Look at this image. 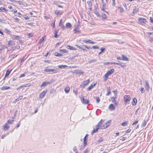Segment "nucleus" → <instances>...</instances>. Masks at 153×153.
<instances>
[{
	"mask_svg": "<svg viewBox=\"0 0 153 153\" xmlns=\"http://www.w3.org/2000/svg\"><path fill=\"white\" fill-rule=\"evenodd\" d=\"M117 59L118 60H122V56L121 57H120V56L117 57Z\"/></svg>",
	"mask_w": 153,
	"mask_h": 153,
	"instance_id": "6e6d98bb",
	"label": "nucleus"
},
{
	"mask_svg": "<svg viewBox=\"0 0 153 153\" xmlns=\"http://www.w3.org/2000/svg\"><path fill=\"white\" fill-rule=\"evenodd\" d=\"M147 33H148V35H152L153 36V33H151L149 32H147Z\"/></svg>",
	"mask_w": 153,
	"mask_h": 153,
	"instance_id": "774afa93",
	"label": "nucleus"
},
{
	"mask_svg": "<svg viewBox=\"0 0 153 153\" xmlns=\"http://www.w3.org/2000/svg\"><path fill=\"white\" fill-rule=\"evenodd\" d=\"M138 20L140 23H145L147 22L146 19L143 18H140L138 19Z\"/></svg>",
	"mask_w": 153,
	"mask_h": 153,
	"instance_id": "423d86ee",
	"label": "nucleus"
},
{
	"mask_svg": "<svg viewBox=\"0 0 153 153\" xmlns=\"http://www.w3.org/2000/svg\"><path fill=\"white\" fill-rule=\"evenodd\" d=\"M83 47H85V48L88 49V50H91L92 48L88 46L87 45H83Z\"/></svg>",
	"mask_w": 153,
	"mask_h": 153,
	"instance_id": "c9c22d12",
	"label": "nucleus"
},
{
	"mask_svg": "<svg viewBox=\"0 0 153 153\" xmlns=\"http://www.w3.org/2000/svg\"><path fill=\"white\" fill-rule=\"evenodd\" d=\"M23 18L26 19H29V17L27 15H24L23 16Z\"/></svg>",
	"mask_w": 153,
	"mask_h": 153,
	"instance_id": "09e8293b",
	"label": "nucleus"
},
{
	"mask_svg": "<svg viewBox=\"0 0 153 153\" xmlns=\"http://www.w3.org/2000/svg\"><path fill=\"white\" fill-rule=\"evenodd\" d=\"M89 79H88L86 81H83L82 83V84L83 86H85L88 85V84L89 83Z\"/></svg>",
	"mask_w": 153,
	"mask_h": 153,
	"instance_id": "4be33fe9",
	"label": "nucleus"
},
{
	"mask_svg": "<svg viewBox=\"0 0 153 153\" xmlns=\"http://www.w3.org/2000/svg\"><path fill=\"white\" fill-rule=\"evenodd\" d=\"M7 123H6L3 126V129L4 131L8 130L10 128V126L8 125Z\"/></svg>",
	"mask_w": 153,
	"mask_h": 153,
	"instance_id": "1a4fd4ad",
	"label": "nucleus"
},
{
	"mask_svg": "<svg viewBox=\"0 0 153 153\" xmlns=\"http://www.w3.org/2000/svg\"><path fill=\"white\" fill-rule=\"evenodd\" d=\"M96 83H92L88 88L87 89L90 91L91 90V89L93 88L96 85Z\"/></svg>",
	"mask_w": 153,
	"mask_h": 153,
	"instance_id": "4468645a",
	"label": "nucleus"
},
{
	"mask_svg": "<svg viewBox=\"0 0 153 153\" xmlns=\"http://www.w3.org/2000/svg\"><path fill=\"white\" fill-rule=\"evenodd\" d=\"M62 19H60V20L59 21V25L60 26L61 25L62 23Z\"/></svg>",
	"mask_w": 153,
	"mask_h": 153,
	"instance_id": "0e129e2a",
	"label": "nucleus"
},
{
	"mask_svg": "<svg viewBox=\"0 0 153 153\" xmlns=\"http://www.w3.org/2000/svg\"><path fill=\"white\" fill-rule=\"evenodd\" d=\"M81 100L82 102L84 104H88L89 103V100L87 99H85L84 97L81 98Z\"/></svg>",
	"mask_w": 153,
	"mask_h": 153,
	"instance_id": "6e6552de",
	"label": "nucleus"
},
{
	"mask_svg": "<svg viewBox=\"0 0 153 153\" xmlns=\"http://www.w3.org/2000/svg\"><path fill=\"white\" fill-rule=\"evenodd\" d=\"M120 65L122 68H124L126 67V65L124 63H120Z\"/></svg>",
	"mask_w": 153,
	"mask_h": 153,
	"instance_id": "f704fd0d",
	"label": "nucleus"
},
{
	"mask_svg": "<svg viewBox=\"0 0 153 153\" xmlns=\"http://www.w3.org/2000/svg\"><path fill=\"white\" fill-rule=\"evenodd\" d=\"M66 26L67 27L69 28H70L71 27V25L69 23H67L66 25Z\"/></svg>",
	"mask_w": 153,
	"mask_h": 153,
	"instance_id": "c756f323",
	"label": "nucleus"
},
{
	"mask_svg": "<svg viewBox=\"0 0 153 153\" xmlns=\"http://www.w3.org/2000/svg\"><path fill=\"white\" fill-rule=\"evenodd\" d=\"M101 16L103 19H106L107 18V16L105 14H102Z\"/></svg>",
	"mask_w": 153,
	"mask_h": 153,
	"instance_id": "c03bdc74",
	"label": "nucleus"
},
{
	"mask_svg": "<svg viewBox=\"0 0 153 153\" xmlns=\"http://www.w3.org/2000/svg\"><path fill=\"white\" fill-rule=\"evenodd\" d=\"M131 129L130 128H129L126 131V134H127V133H129V132H130L131 131Z\"/></svg>",
	"mask_w": 153,
	"mask_h": 153,
	"instance_id": "5fc2aeb1",
	"label": "nucleus"
},
{
	"mask_svg": "<svg viewBox=\"0 0 153 153\" xmlns=\"http://www.w3.org/2000/svg\"><path fill=\"white\" fill-rule=\"evenodd\" d=\"M13 119V117L12 119H9L8 120L7 123L8 124H13V123L14 121Z\"/></svg>",
	"mask_w": 153,
	"mask_h": 153,
	"instance_id": "f8f14e48",
	"label": "nucleus"
},
{
	"mask_svg": "<svg viewBox=\"0 0 153 153\" xmlns=\"http://www.w3.org/2000/svg\"><path fill=\"white\" fill-rule=\"evenodd\" d=\"M15 57V54H13L9 56V58H13Z\"/></svg>",
	"mask_w": 153,
	"mask_h": 153,
	"instance_id": "49530a36",
	"label": "nucleus"
},
{
	"mask_svg": "<svg viewBox=\"0 0 153 153\" xmlns=\"http://www.w3.org/2000/svg\"><path fill=\"white\" fill-rule=\"evenodd\" d=\"M104 120H101L98 123L96 126L95 127L96 128H94V127L93 128L94 130L91 132L92 134H93L94 133H96L98 131L100 127H101V126L104 122Z\"/></svg>",
	"mask_w": 153,
	"mask_h": 153,
	"instance_id": "f257e3e1",
	"label": "nucleus"
},
{
	"mask_svg": "<svg viewBox=\"0 0 153 153\" xmlns=\"http://www.w3.org/2000/svg\"><path fill=\"white\" fill-rule=\"evenodd\" d=\"M70 90V88L69 87H66L65 89V91L66 93H69Z\"/></svg>",
	"mask_w": 153,
	"mask_h": 153,
	"instance_id": "a878e982",
	"label": "nucleus"
},
{
	"mask_svg": "<svg viewBox=\"0 0 153 153\" xmlns=\"http://www.w3.org/2000/svg\"><path fill=\"white\" fill-rule=\"evenodd\" d=\"M47 91L48 90L47 89H45L42 92H41L39 94V98L41 99L43 98L45 96Z\"/></svg>",
	"mask_w": 153,
	"mask_h": 153,
	"instance_id": "20e7f679",
	"label": "nucleus"
},
{
	"mask_svg": "<svg viewBox=\"0 0 153 153\" xmlns=\"http://www.w3.org/2000/svg\"><path fill=\"white\" fill-rule=\"evenodd\" d=\"M66 67L67 66L66 65H60L58 66V67L61 68H64Z\"/></svg>",
	"mask_w": 153,
	"mask_h": 153,
	"instance_id": "ea45409f",
	"label": "nucleus"
},
{
	"mask_svg": "<svg viewBox=\"0 0 153 153\" xmlns=\"http://www.w3.org/2000/svg\"><path fill=\"white\" fill-rule=\"evenodd\" d=\"M124 99L125 102V104H126L130 100L131 97L129 95H125L124 96Z\"/></svg>",
	"mask_w": 153,
	"mask_h": 153,
	"instance_id": "7ed1b4c3",
	"label": "nucleus"
},
{
	"mask_svg": "<svg viewBox=\"0 0 153 153\" xmlns=\"http://www.w3.org/2000/svg\"><path fill=\"white\" fill-rule=\"evenodd\" d=\"M105 50V48H103V47L101 48H100V50L101 51V52H103Z\"/></svg>",
	"mask_w": 153,
	"mask_h": 153,
	"instance_id": "e2e57ef3",
	"label": "nucleus"
},
{
	"mask_svg": "<svg viewBox=\"0 0 153 153\" xmlns=\"http://www.w3.org/2000/svg\"><path fill=\"white\" fill-rule=\"evenodd\" d=\"M73 150L75 152H76V151H77V149L76 146H74V148H73Z\"/></svg>",
	"mask_w": 153,
	"mask_h": 153,
	"instance_id": "4d7b16f0",
	"label": "nucleus"
},
{
	"mask_svg": "<svg viewBox=\"0 0 153 153\" xmlns=\"http://www.w3.org/2000/svg\"><path fill=\"white\" fill-rule=\"evenodd\" d=\"M76 47H77L78 48H79V49H81L82 50V47H80V46H79L78 45H76Z\"/></svg>",
	"mask_w": 153,
	"mask_h": 153,
	"instance_id": "680f3d73",
	"label": "nucleus"
},
{
	"mask_svg": "<svg viewBox=\"0 0 153 153\" xmlns=\"http://www.w3.org/2000/svg\"><path fill=\"white\" fill-rule=\"evenodd\" d=\"M140 91L141 92L142 94L143 93L145 92V90L144 88L143 87H142L140 89Z\"/></svg>",
	"mask_w": 153,
	"mask_h": 153,
	"instance_id": "79ce46f5",
	"label": "nucleus"
},
{
	"mask_svg": "<svg viewBox=\"0 0 153 153\" xmlns=\"http://www.w3.org/2000/svg\"><path fill=\"white\" fill-rule=\"evenodd\" d=\"M19 37V36H16V35H13L12 36V38L13 39H18V38Z\"/></svg>",
	"mask_w": 153,
	"mask_h": 153,
	"instance_id": "72a5a7b5",
	"label": "nucleus"
},
{
	"mask_svg": "<svg viewBox=\"0 0 153 153\" xmlns=\"http://www.w3.org/2000/svg\"><path fill=\"white\" fill-rule=\"evenodd\" d=\"M55 55L58 56H62V55L58 53H56V54L55 53Z\"/></svg>",
	"mask_w": 153,
	"mask_h": 153,
	"instance_id": "864d4df0",
	"label": "nucleus"
},
{
	"mask_svg": "<svg viewBox=\"0 0 153 153\" xmlns=\"http://www.w3.org/2000/svg\"><path fill=\"white\" fill-rule=\"evenodd\" d=\"M137 102V100L136 98H134L133 99L132 101V104L133 105H136Z\"/></svg>",
	"mask_w": 153,
	"mask_h": 153,
	"instance_id": "6ab92c4d",
	"label": "nucleus"
},
{
	"mask_svg": "<svg viewBox=\"0 0 153 153\" xmlns=\"http://www.w3.org/2000/svg\"><path fill=\"white\" fill-rule=\"evenodd\" d=\"M11 70H7V71H6V72L5 74V77H6V76H8L10 74L11 71Z\"/></svg>",
	"mask_w": 153,
	"mask_h": 153,
	"instance_id": "b1692460",
	"label": "nucleus"
},
{
	"mask_svg": "<svg viewBox=\"0 0 153 153\" xmlns=\"http://www.w3.org/2000/svg\"><path fill=\"white\" fill-rule=\"evenodd\" d=\"M73 92L76 95H77V91L74 90H73Z\"/></svg>",
	"mask_w": 153,
	"mask_h": 153,
	"instance_id": "052dcab7",
	"label": "nucleus"
},
{
	"mask_svg": "<svg viewBox=\"0 0 153 153\" xmlns=\"http://www.w3.org/2000/svg\"><path fill=\"white\" fill-rule=\"evenodd\" d=\"M126 139V137H123L121 139L122 141H124Z\"/></svg>",
	"mask_w": 153,
	"mask_h": 153,
	"instance_id": "338daca9",
	"label": "nucleus"
},
{
	"mask_svg": "<svg viewBox=\"0 0 153 153\" xmlns=\"http://www.w3.org/2000/svg\"><path fill=\"white\" fill-rule=\"evenodd\" d=\"M109 109L111 110H113L115 109V107L113 104H110L108 106Z\"/></svg>",
	"mask_w": 153,
	"mask_h": 153,
	"instance_id": "ddd939ff",
	"label": "nucleus"
},
{
	"mask_svg": "<svg viewBox=\"0 0 153 153\" xmlns=\"http://www.w3.org/2000/svg\"><path fill=\"white\" fill-rule=\"evenodd\" d=\"M128 121H126L122 123L121 124V125L123 126H126L128 124Z\"/></svg>",
	"mask_w": 153,
	"mask_h": 153,
	"instance_id": "cd10ccee",
	"label": "nucleus"
},
{
	"mask_svg": "<svg viewBox=\"0 0 153 153\" xmlns=\"http://www.w3.org/2000/svg\"><path fill=\"white\" fill-rule=\"evenodd\" d=\"M22 96H19L18 98L15 101H16V102L19 101L20 100H21L22 99Z\"/></svg>",
	"mask_w": 153,
	"mask_h": 153,
	"instance_id": "e433bc0d",
	"label": "nucleus"
},
{
	"mask_svg": "<svg viewBox=\"0 0 153 153\" xmlns=\"http://www.w3.org/2000/svg\"><path fill=\"white\" fill-rule=\"evenodd\" d=\"M10 88V87L9 86H3L1 88L2 90H8Z\"/></svg>",
	"mask_w": 153,
	"mask_h": 153,
	"instance_id": "5701e85b",
	"label": "nucleus"
},
{
	"mask_svg": "<svg viewBox=\"0 0 153 153\" xmlns=\"http://www.w3.org/2000/svg\"><path fill=\"white\" fill-rule=\"evenodd\" d=\"M93 48L94 49H99V48L97 46H92V48Z\"/></svg>",
	"mask_w": 153,
	"mask_h": 153,
	"instance_id": "3c124183",
	"label": "nucleus"
},
{
	"mask_svg": "<svg viewBox=\"0 0 153 153\" xmlns=\"http://www.w3.org/2000/svg\"><path fill=\"white\" fill-rule=\"evenodd\" d=\"M116 96H115V97H112L111 98V100L112 102H116Z\"/></svg>",
	"mask_w": 153,
	"mask_h": 153,
	"instance_id": "58836bf2",
	"label": "nucleus"
},
{
	"mask_svg": "<svg viewBox=\"0 0 153 153\" xmlns=\"http://www.w3.org/2000/svg\"><path fill=\"white\" fill-rule=\"evenodd\" d=\"M97 60L95 59H91L90 60L88 61V63H91L92 62H97Z\"/></svg>",
	"mask_w": 153,
	"mask_h": 153,
	"instance_id": "2f4dec72",
	"label": "nucleus"
},
{
	"mask_svg": "<svg viewBox=\"0 0 153 153\" xmlns=\"http://www.w3.org/2000/svg\"><path fill=\"white\" fill-rule=\"evenodd\" d=\"M90 149L89 148H87L83 152V153H88Z\"/></svg>",
	"mask_w": 153,
	"mask_h": 153,
	"instance_id": "473e14b6",
	"label": "nucleus"
},
{
	"mask_svg": "<svg viewBox=\"0 0 153 153\" xmlns=\"http://www.w3.org/2000/svg\"><path fill=\"white\" fill-rule=\"evenodd\" d=\"M96 102L97 103H99L100 102V99L99 97H96Z\"/></svg>",
	"mask_w": 153,
	"mask_h": 153,
	"instance_id": "a18cd8bd",
	"label": "nucleus"
},
{
	"mask_svg": "<svg viewBox=\"0 0 153 153\" xmlns=\"http://www.w3.org/2000/svg\"><path fill=\"white\" fill-rule=\"evenodd\" d=\"M51 83V82H50L48 81H45L43 83H42V84L41 85V87H45L48 84H49Z\"/></svg>",
	"mask_w": 153,
	"mask_h": 153,
	"instance_id": "9d476101",
	"label": "nucleus"
},
{
	"mask_svg": "<svg viewBox=\"0 0 153 153\" xmlns=\"http://www.w3.org/2000/svg\"><path fill=\"white\" fill-rule=\"evenodd\" d=\"M67 48L68 49H69L71 50H76V49L75 48H74L72 46H71L70 45H68L67 46Z\"/></svg>",
	"mask_w": 153,
	"mask_h": 153,
	"instance_id": "dca6fc26",
	"label": "nucleus"
},
{
	"mask_svg": "<svg viewBox=\"0 0 153 153\" xmlns=\"http://www.w3.org/2000/svg\"><path fill=\"white\" fill-rule=\"evenodd\" d=\"M87 137H85V136L83 140V144H84V146L83 147H84L85 146H86L87 145V140H86Z\"/></svg>",
	"mask_w": 153,
	"mask_h": 153,
	"instance_id": "a211bd4d",
	"label": "nucleus"
},
{
	"mask_svg": "<svg viewBox=\"0 0 153 153\" xmlns=\"http://www.w3.org/2000/svg\"><path fill=\"white\" fill-rule=\"evenodd\" d=\"M44 71L47 72H51L54 73H56L57 72V69H51L48 68H45L44 70Z\"/></svg>",
	"mask_w": 153,
	"mask_h": 153,
	"instance_id": "39448f33",
	"label": "nucleus"
},
{
	"mask_svg": "<svg viewBox=\"0 0 153 153\" xmlns=\"http://www.w3.org/2000/svg\"><path fill=\"white\" fill-rule=\"evenodd\" d=\"M6 134H4L2 135L1 137V138L2 139H3L4 138L6 137Z\"/></svg>",
	"mask_w": 153,
	"mask_h": 153,
	"instance_id": "69168bd1",
	"label": "nucleus"
},
{
	"mask_svg": "<svg viewBox=\"0 0 153 153\" xmlns=\"http://www.w3.org/2000/svg\"><path fill=\"white\" fill-rule=\"evenodd\" d=\"M88 43L91 44H94L95 43V42H92L90 40H88Z\"/></svg>",
	"mask_w": 153,
	"mask_h": 153,
	"instance_id": "37998d69",
	"label": "nucleus"
},
{
	"mask_svg": "<svg viewBox=\"0 0 153 153\" xmlns=\"http://www.w3.org/2000/svg\"><path fill=\"white\" fill-rule=\"evenodd\" d=\"M102 8H106V4L103 3L102 4Z\"/></svg>",
	"mask_w": 153,
	"mask_h": 153,
	"instance_id": "13d9d810",
	"label": "nucleus"
},
{
	"mask_svg": "<svg viewBox=\"0 0 153 153\" xmlns=\"http://www.w3.org/2000/svg\"><path fill=\"white\" fill-rule=\"evenodd\" d=\"M105 8H101V10H102V11H103L105 12H106V13H108V12H107L106 11H105Z\"/></svg>",
	"mask_w": 153,
	"mask_h": 153,
	"instance_id": "bf43d9fd",
	"label": "nucleus"
},
{
	"mask_svg": "<svg viewBox=\"0 0 153 153\" xmlns=\"http://www.w3.org/2000/svg\"><path fill=\"white\" fill-rule=\"evenodd\" d=\"M103 140L101 138H100L99 139H98L97 141L98 142H100Z\"/></svg>",
	"mask_w": 153,
	"mask_h": 153,
	"instance_id": "de8ad7c7",
	"label": "nucleus"
},
{
	"mask_svg": "<svg viewBox=\"0 0 153 153\" xmlns=\"http://www.w3.org/2000/svg\"><path fill=\"white\" fill-rule=\"evenodd\" d=\"M75 73L77 74L80 75V74H83L84 72L81 71L80 70H76L75 71Z\"/></svg>",
	"mask_w": 153,
	"mask_h": 153,
	"instance_id": "aec40b11",
	"label": "nucleus"
},
{
	"mask_svg": "<svg viewBox=\"0 0 153 153\" xmlns=\"http://www.w3.org/2000/svg\"><path fill=\"white\" fill-rule=\"evenodd\" d=\"M44 41V38L43 37H42V38L40 39V40L39 41V43L41 44Z\"/></svg>",
	"mask_w": 153,
	"mask_h": 153,
	"instance_id": "8fccbe9b",
	"label": "nucleus"
},
{
	"mask_svg": "<svg viewBox=\"0 0 153 153\" xmlns=\"http://www.w3.org/2000/svg\"><path fill=\"white\" fill-rule=\"evenodd\" d=\"M59 30V29H57V30H56L55 31V32L54 33V36L55 37L57 38V33L58 32Z\"/></svg>",
	"mask_w": 153,
	"mask_h": 153,
	"instance_id": "c85d7f7f",
	"label": "nucleus"
},
{
	"mask_svg": "<svg viewBox=\"0 0 153 153\" xmlns=\"http://www.w3.org/2000/svg\"><path fill=\"white\" fill-rule=\"evenodd\" d=\"M107 93L106 94L107 96H108L111 94V88L110 87H107Z\"/></svg>",
	"mask_w": 153,
	"mask_h": 153,
	"instance_id": "f3484780",
	"label": "nucleus"
},
{
	"mask_svg": "<svg viewBox=\"0 0 153 153\" xmlns=\"http://www.w3.org/2000/svg\"><path fill=\"white\" fill-rule=\"evenodd\" d=\"M74 33H79L80 32V31L79 30L78 27H75L74 30Z\"/></svg>",
	"mask_w": 153,
	"mask_h": 153,
	"instance_id": "2eb2a0df",
	"label": "nucleus"
},
{
	"mask_svg": "<svg viewBox=\"0 0 153 153\" xmlns=\"http://www.w3.org/2000/svg\"><path fill=\"white\" fill-rule=\"evenodd\" d=\"M146 121L145 120H144L143 123L142 124L141 127H144V126H146Z\"/></svg>",
	"mask_w": 153,
	"mask_h": 153,
	"instance_id": "7c9ffc66",
	"label": "nucleus"
},
{
	"mask_svg": "<svg viewBox=\"0 0 153 153\" xmlns=\"http://www.w3.org/2000/svg\"><path fill=\"white\" fill-rule=\"evenodd\" d=\"M111 120H110L108 121L106 123H104L101 127V129H103L108 127L111 124Z\"/></svg>",
	"mask_w": 153,
	"mask_h": 153,
	"instance_id": "f03ea898",
	"label": "nucleus"
},
{
	"mask_svg": "<svg viewBox=\"0 0 153 153\" xmlns=\"http://www.w3.org/2000/svg\"><path fill=\"white\" fill-rule=\"evenodd\" d=\"M145 87L146 90L149 91V89L150 88V86L147 80H146L145 81Z\"/></svg>",
	"mask_w": 153,
	"mask_h": 153,
	"instance_id": "0eeeda50",
	"label": "nucleus"
},
{
	"mask_svg": "<svg viewBox=\"0 0 153 153\" xmlns=\"http://www.w3.org/2000/svg\"><path fill=\"white\" fill-rule=\"evenodd\" d=\"M118 9L119 10V11L120 13H123L124 12V10L123 8L121 7H118Z\"/></svg>",
	"mask_w": 153,
	"mask_h": 153,
	"instance_id": "bb28decb",
	"label": "nucleus"
},
{
	"mask_svg": "<svg viewBox=\"0 0 153 153\" xmlns=\"http://www.w3.org/2000/svg\"><path fill=\"white\" fill-rule=\"evenodd\" d=\"M112 5L113 6H115V0H112Z\"/></svg>",
	"mask_w": 153,
	"mask_h": 153,
	"instance_id": "603ef678",
	"label": "nucleus"
},
{
	"mask_svg": "<svg viewBox=\"0 0 153 153\" xmlns=\"http://www.w3.org/2000/svg\"><path fill=\"white\" fill-rule=\"evenodd\" d=\"M55 14H56L58 15H61L62 14V13L61 12H59L57 11H56L55 12Z\"/></svg>",
	"mask_w": 153,
	"mask_h": 153,
	"instance_id": "a19ab883",
	"label": "nucleus"
},
{
	"mask_svg": "<svg viewBox=\"0 0 153 153\" xmlns=\"http://www.w3.org/2000/svg\"><path fill=\"white\" fill-rule=\"evenodd\" d=\"M122 60L127 61L128 60V58L125 56L124 55H122Z\"/></svg>",
	"mask_w": 153,
	"mask_h": 153,
	"instance_id": "393cba45",
	"label": "nucleus"
},
{
	"mask_svg": "<svg viewBox=\"0 0 153 153\" xmlns=\"http://www.w3.org/2000/svg\"><path fill=\"white\" fill-rule=\"evenodd\" d=\"M133 14H134L135 13H137V12L138 11V9L137 8V7L136 6H134L133 7Z\"/></svg>",
	"mask_w": 153,
	"mask_h": 153,
	"instance_id": "412c9836",
	"label": "nucleus"
},
{
	"mask_svg": "<svg viewBox=\"0 0 153 153\" xmlns=\"http://www.w3.org/2000/svg\"><path fill=\"white\" fill-rule=\"evenodd\" d=\"M114 69L113 68L111 69L110 70L108 71L106 73L108 74V75H109L112 74L114 71Z\"/></svg>",
	"mask_w": 153,
	"mask_h": 153,
	"instance_id": "9b49d317",
	"label": "nucleus"
},
{
	"mask_svg": "<svg viewBox=\"0 0 153 153\" xmlns=\"http://www.w3.org/2000/svg\"><path fill=\"white\" fill-rule=\"evenodd\" d=\"M108 74H107V73H106L105 75H104V77H105V78L104 79V81H106L107 80L108 76Z\"/></svg>",
	"mask_w": 153,
	"mask_h": 153,
	"instance_id": "4c0bfd02",
	"label": "nucleus"
}]
</instances>
